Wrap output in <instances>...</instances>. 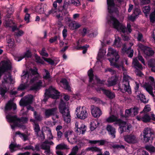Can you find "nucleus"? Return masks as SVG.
<instances>
[{
    "label": "nucleus",
    "mask_w": 155,
    "mask_h": 155,
    "mask_svg": "<svg viewBox=\"0 0 155 155\" xmlns=\"http://www.w3.org/2000/svg\"><path fill=\"white\" fill-rule=\"evenodd\" d=\"M101 89L103 91V93L109 98L112 99L115 97V96L114 93L104 89L101 88Z\"/></svg>",
    "instance_id": "nucleus-28"
},
{
    "label": "nucleus",
    "mask_w": 155,
    "mask_h": 155,
    "mask_svg": "<svg viewBox=\"0 0 155 155\" xmlns=\"http://www.w3.org/2000/svg\"><path fill=\"white\" fill-rule=\"evenodd\" d=\"M144 87L147 91L153 97H154V95L153 91L152 86L150 85L147 84L145 85Z\"/></svg>",
    "instance_id": "nucleus-32"
},
{
    "label": "nucleus",
    "mask_w": 155,
    "mask_h": 155,
    "mask_svg": "<svg viewBox=\"0 0 155 155\" xmlns=\"http://www.w3.org/2000/svg\"><path fill=\"white\" fill-rule=\"evenodd\" d=\"M40 53L43 56L48 57V53L46 52L45 48H42Z\"/></svg>",
    "instance_id": "nucleus-57"
},
{
    "label": "nucleus",
    "mask_w": 155,
    "mask_h": 155,
    "mask_svg": "<svg viewBox=\"0 0 155 155\" xmlns=\"http://www.w3.org/2000/svg\"><path fill=\"white\" fill-rule=\"evenodd\" d=\"M113 148L114 149H124L125 148V146L123 145H119L118 144H114L112 146Z\"/></svg>",
    "instance_id": "nucleus-60"
},
{
    "label": "nucleus",
    "mask_w": 155,
    "mask_h": 155,
    "mask_svg": "<svg viewBox=\"0 0 155 155\" xmlns=\"http://www.w3.org/2000/svg\"><path fill=\"white\" fill-rule=\"evenodd\" d=\"M59 94L60 93L54 87L51 86L48 89L46 90L43 101L46 102L49 97L54 99H58L60 97Z\"/></svg>",
    "instance_id": "nucleus-6"
},
{
    "label": "nucleus",
    "mask_w": 155,
    "mask_h": 155,
    "mask_svg": "<svg viewBox=\"0 0 155 155\" xmlns=\"http://www.w3.org/2000/svg\"><path fill=\"white\" fill-rule=\"evenodd\" d=\"M61 82L63 84L65 89L69 91H71L70 87L68 85V82L65 79H62L61 81Z\"/></svg>",
    "instance_id": "nucleus-36"
},
{
    "label": "nucleus",
    "mask_w": 155,
    "mask_h": 155,
    "mask_svg": "<svg viewBox=\"0 0 155 155\" xmlns=\"http://www.w3.org/2000/svg\"><path fill=\"white\" fill-rule=\"evenodd\" d=\"M153 135V133L150 128H145L143 132V142L144 143L149 142L152 136Z\"/></svg>",
    "instance_id": "nucleus-10"
},
{
    "label": "nucleus",
    "mask_w": 155,
    "mask_h": 155,
    "mask_svg": "<svg viewBox=\"0 0 155 155\" xmlns=\"http://www.w3.org/2000/svg\"><path fill=\"white\" fill-rule=\"evenodd\" d=\"M106 121L108 123L115 122L116 124H118L120 126L119 130L120 134L124 131L129 132L132 127L130 124H127L125 121L120 119H118V117L114 115H111L106 119Z\"/></svg>",
    "instance_id": "nucleus-2"
},
{
    "label": "nucleus",
    "mask_w": 155,
    "mask_h": 155,
    "mask_svg": "<svg viewBox=\"0 0 155 155\" xmlns=\"http://www.w3.org/2000/svg\"><path fill=\"white\" fill-rule=\"evenodd\" d=\"M45 132L47 134L48 138L49 139H52L53 138V137L51 132V129L48 127H45Z\"/></svg>",
    "instance_id": "nucleus-39"
},
{
    "label": "nucleus",
    "mask_w": 155,
    "mask_h": 155,
    "mask_svg": "<svg viewBox=\"0 0 155 155\" xmlns=\"http://www.w3.org/2000/svg\"><path fill=\"white\" fill-rule=\"evenodd\" d=\"M130 116H132L131 108L129 109H126L125 110V116L128 117Z\"/></svg>",
    "instance_id": "nucleus-55"
},
{
    "label": "nucleus",
    "mask_w": 155,
    "mask_h": 155,
    "mask_svg": "<svg viewBox=\"0 0 155 155\" xmlns=\"http://www.w3.org/2000/svg\"><path fill=\"white\" fill-rule=\"evenodd\" d=\"M31 56V53L29 51H28L26 52L25 54H24V56L23 57H20L18 60V61H20L23 58H29Z\"/></svg>",
    "instance_id": "nucleus-58"
},
{
    "label": "nucleus",
    "mask_w": 155,
    "mask_h": 155,
    "mask_svg": "<svg viewBox=\"0 0 155 155\" xmlns=\"http://www.w3.org/2000/svg\"><path fill=\"white\" fill-rule=\"evenodd\" d=\"M106 53V51L105 50L100 49L98 54V57L100 58H102L105 54Z\"/></svg>",
    "instance_id": "nucleus-49"
},
{
    "label": "nucleus",
    "mask_w": 155,
    "mask_h": 155,
    "mask_svg": "<svg viewBox=\"0 0 155 155\" xmlns=\"http://www.w3.org/2000/svg\"><path fill=\"white\" fill-rule=\"evenodd\" d=\"M143 52L145 55L148 56H152L154 53L153 50L150 47H146L143 51Z\"/></svg>",
    "instance_id": "nucleus-31"
},
{
    "label": "nucleus",
    "mask_w": 155,
    "mask_h": 155,
    "mask_svg": "<svg viewBox=\"0 0 155 155\" xmlns=\"http://www.w3.org/2000/svg\"><path fill=\"white\" fill-rule=\"evenodd\" d=\"M89 143L91 144L98 143L99 146H102L105 144H107L108 143L107 141L102 140H90Z\"/></svg>",
    "instance_id": "nucleus-26"
},
{
    "label": "nucleus",
    "mask_w": 155,
    "mask_h": 155,
    "mask_svg": "<svg viewBox=\"0 0 155 155\" xmlns=\"http://www.w3.org/2000/svg\"><path fill=\"white\" fill-rule=\"evenodd\" d=\"M88 74L89 78V82H91L92 81L94 76L93 71L91 69L88 71Z\"/></svg>",
    "instance_id": "nucleus-50"
},
{
    "label": "nucleus",
    "mask_w": 155,
    "mask_h": 155,
    "mask_svg": "<svg viewBox=\"0 0 155 155\" xmlns=\"http://www.w3.org/2000/svg\"><path fill=\"white\" fill-rule=\"evenodd\" d=\"M123 81L121 86H120L119 90H120L123 93L127 92L129 94L131 93V90L129 85V77L128 75L125 74V73H123Z\"/></svg>",
    "instance_id": "nucleus-7"
},
{
    "label": "nucleus",
    "mask_w": 155,
    "mask_h": 155,
    "mask_svg": "<svg viewBox=\"0 0 155 155\" xmlns=\"http://www.w3.org/2000/svg\"><path fill=\"white\" fill-rule=\"evenodd\" d=\"M150 18L151 22L153 23H155V9L154 11L150 14Z\"/></svg>",
    "instance_id": "nucleus-46"
},
{
    "label": "nucleus",
    "mask_w": 155,
    "mask_h": 155,
    "mask_svg": "<svg viewBox=\"0 0 155 155\" xmlns=\"http://www.w3.org/2000/svg\"><path fill=\"white\" fill-rule=\"evenodd\" d=\"M145 148L147 150L151 152H155V147L153 146L147 145L146 146Z\"/></svg>",
    "instance_id": "nucleus-51"
},
{
    "label": "nucleus",
    "mask_w": 155,
    "mask_h": 155,
    "mask_svg": "<svg viewBox=\"0 0 155 155\" xmlns=\"http://www.w3.org/2000/svg\"><path fill=\"white\" fill-rule=\"evenodd\" d=\"M99 125V123L97 120H94L91 122V123L90 129L91 130L93 131Z\"/></svg>",
    "instance_id": "nucleus-38"
},
{
    "label": "nucleus",
    "mask_w": 155,
    "mask_h": 155,
    "mask_svg": "<svg viewBox=\"0 0 155 155\" xmlns=\"http://www.w3.org/2000/svg\"><path fill=\"white\" fill-rule=\"evenodd\" d=\"M27 86L26 84H22L18 87L17 90L18 91H22L25 89Z\"/></svg>",
    "instance_id": "nucleus-56"
},
{
    "label": "nucleus",
    "mask_w": 155,
    "mask_h": 155,
    "mask_svg": "<svg viewBox=\"0 0 155 155\" xmlns=\"http://www.w3.org/2000/svg\"><path fill=\"white\" fill-rule=\"evenodd\" d=\"M59 108L60 112L62 114L65 122L67 123L70 122L71 116L69 109L66 107L65 104L62 100H61Z\"/></svg>",
    "instance_id": "nucleus-5"
},
{
    "label": "nucleus",
    "mask_w": 155,
    "mask_h": 155,
    "mask_svg": "<svg viewBox=\"0 0 155 155\" xmlns=\"http://www.w3.org/2000/svg\"><path fill=\"white\" fill-rule=\"evenodd\" d=\"M138 97L141 101L143 103H146L148 101V100L146 99L145 96L142 94H140L138 95Z\"/></svg>",
    "instance_id": "nucleus-42"
},
{
    "label": "nucleus",
    "mask_w": 155,
    "mask_h": 155,
    "mask_svg": "<svg viewBox=\"0 0 155 155\" xmlns=\"http://www.w3.org/2000/svg\"><path fill=\"white\" fill-rule=\"evenodd\" d=\"M11 68V63L9 60L7 59L2 61L0 63V79L5 71L10 70Z\"/></svg>",
    "instance_id": "nucleus-9"
},
{
    "label": "nucleus",
    "mask_w": 155,
    "mask_h": 155,
    "mask_svg": "<svg viewBox=\"0 0 155 155\" xmlns=\"http://www.w3.org/2000/svg\"><path fill=\"white\" fill-rule=\"evenodd\" d=\"M86 130V127L84 124H81L76 130V132L79 134H84Z\"/></svg>",
    "instance_id": "nucleus-25"
},
{
    "label": "nucleus",
    "mask_w": 155,
    "mask_h": 155,
    "mask_svg": "<svg viewBox=\"0 0 155 155\" xmlns=\"http://www.w3.org/2000/svg\"><path fill=\"white\" fill-rule=\"evenodd\" d=\"M69 4H70L69 2H67L66 1H64V2L63 5L62 6L63 9L64 10H67Z\"/></svg>",
    "instance_id": "nucleus-61"
},
{
    "label": "nucleus",
    "mask_w": 155,
    "mask_h": 155,
    "mask_svg": "<svg viewBox=\"0 0 155 155\" xmlns=\"http://www.w3.org/2000/svg\"><path fill=\"white\" fill-rule=\"evenodd\" d=\"M137 35L138 36L137 38L138 41L142 42H144V40L143 38V35L140 32H138V33Z\"/></svg>",
    "instance_id": "nucleus-59"
},
{
    "label": "nucleus",
    "mask_w": 155,
    "mask_h": 155,
    "mask_svg": "<svg viewBox=\"0 0 155 155\" xmlns=\"http://www.w3.org/2000/svg\"><path fill=\"white\" fill-rule=\"evenodd\" d=\"M43 78L45 80L48 82L50 81L52 78L50 74L49 71L46 69H44V71L43 74Z\"/></svg>",
    "instance_id": "nucleus-23"
},
{
    "label": "nucleus",
    "mask_w": 155,
    "mask_h": 155,
    "mask_svg": "<svg viewBox=\"0 0 155 155\" xmlns=\"http://www.w3.org/2000/svg\"><path fill=\"white\" fill-rule=\"evenodd\" d=\"M57 8H52L49 11L47 14L45 13V17L46 18L48 17L49 15L51 14H54L57 12Z\"/></svg>",
    "instance_id": "nucleus-44"
},
{
    "label": "nucleus",
    "mask_w": 155,
    "mask_h": 155,
    "mask_svg": "<svg viewBox=\"0 0 155 155\" xmlns=\"http://www.w3.org/2000/svg\"><path fill=\"white\" fill-rule=\"evenodd\" d=\"M24 33V32L21 30H18V32H15L14 34L15 38H18L21 36Z\"/></svg>",
    "instance_id": "nucleus-54"
},
{
    "label": "nucleus",
    "mask_w": 155,
    "mask_h": 155,
    "mask_svg": "<svg viewBox=\"0 0 155 155\" xmlns=\"http://www.w3.org/2000/svg\"><path fill=\"white\" fill-rule=\"evenodd\" d=\"M37 73V69L35 68L33 69L31 68L28 71L26 72H23V74L21 76L22 79H26V77H27V78L26 79V81H27L28 79L31 78L32 75H35Z\"/></svg>",
    "instance_id": "nucleus-14"
},
{
    "label": "nucleus",
    "mask_w": 155,
    "mask_h": 155,
    "mask_svg": "<svg viewBox=\"0 0 155 155\" xmlns=\"http://www.w3.org/2000/svg\"><path fill=\"white\" fill-rule=\"evenodd\" d=\"M142 10L145 15L147 16V14L149 13L150 11V7L149 5L145 6L143 8Z\"/></svg>",
    "instance_id": "nucleus-45"
},
{
    "label": "nucleus",
    "mask_w": 155,
    "mask_h": 155,
    "mask_svg": "<svg viewBox=\"0 0 155 155\" xmlns=\"http://www.w3.org/2000/svg\"><path fill=\"white\" fill-rule=\"evenodd\" d=\"M34 130L37 136H39V133L40 132V128L38 124L35 123L34 125Z\"/></svg>",
    "instance_id": "nucleus-37"
},
{
    "label": "nucleus",
    "mask_w": 155,
    "mask_h": 155,
    "mask_svg": "<svg viewBox=\"0 0 155 155\" xmlns=\"http://www.w3.org/2000/svg\"><path fill=\"white\" fill-rule=\"evenodd\" d=\"M132 117H134L137 114L138 112V108L136 107L131 108Z\"/></svg>",
    "instance_id": "nucleus-43"
},
{
    "label": "nucleus",
    "mask_w": 155,
    "mask_h": 155,
    "mask_svg": "<svg viewBox=\"0 0 155 155\" xmlns=\"http://www.w3.org/2000/svg\"><path fill=\"white\" fill-rule=\"evenodd\" d=\"M9 148L11 152H13L15 151V148L18 147L16 144L11 143L9 146Z\"/></svg>",
    "instance_id": "nucleus-52"
},
{
    "label": "nucleus",
    "mask_w": 155,
    "mask_h": 155,
    "mask_svg": "<svg viewBox=\"0 0 155 155\" xmlns=\"http://www.w3.org/2000/svg\"><path fill=\"white\" fill-rule=\"evenodd\" d=\"M86 150L87 151H91L93 152H97L98 153L96 155H110V153L109 151H106L104 152L103 153L102 152V149H101L96 146H92L88 147Z\"/></svg>",
    "instance_id": "nucleus-13"
},
{
    "label": "nucleus",
    "mask_w": 155,
    "mask_h": 155,
    "mask_svg": "<svg viewBox=\"0 0 155 155\" xmlns=\"http://www.w3.org/2000/svg\"><path fill=\"white\" fill-rule=\"evenodd\" d=\"M33 98V96L31 95L25 96L20 100V105L23 106H27V108L28 110H31L32 111H34V108L30 105V104L32 103Z\"/></svg>",
    "instance_id": "nucleus-8"
},
{
    "label": "nucleus",
    "mask_w": 155,
    "mask_h": 155,
    "mask_svg": "<svg viewBox=\"0 0 155 155\" xmlns=\"http://www.w3.org/2000/svg\"><path fill=\"white\" fill-rule=\"evenodd\" d=\"M108 71L110 72V73L112 74H115L116 71L110 68H106L105 69L104 72L105 73L107 72Z\"/></svg>",
    "instance_id": "nucleus-63"
},
{
    "label": "nucleus",
    "mask_w": 155,
    "mask_h": 155,
    "mask_svg": "<svg viewBox=\"0 0 155 155\" xmlns=\"http://www.w3.org/2000/svg\"><path fill=\"white\" fill-rule=\"evenodd\" d=\"M5 26L7 27H11L14 24L12 20L8 19L6 20Z\"/></svg>",
    "instance_id": "nucleus-48"
},
{
    "label": "nucleus",
    "mask_w": 155,
    "mask_h": 155,
    "mask_svg": "<svg viewBox=\"0 0 155 155\" xmlns=\"http://www.w3.org/2000/svg\"><path fill=\"white\" fill-rule=\"evenodd\" d=\"M107 55L108 56H110L113 57L111 58H108L111 66H113L120 70L122 69L123 71L124 70V69L123 66V62H121L119 64L116 62L119 59L120 57L117 52L116 51V50L111 48H109Z\"/></svg>",
    "instance_id": "nucleus-3"
},
{
    "label": "nucleus",
    "mask_w": 155,
    "mask_h": 155,
    "mask_svg": "<svg viewBox=\"0 0 155 155\" xmlns=\"http://www.w3.org/2000/svg\"><path fill=\"white\" fill-rule=\"evenodd\" d=\"M138 120H141L145 123L149 122L151 120V118L149 114L147 113L141 112V114L137 116L136 117Z\"/></svg>",
    "instance_id": "nucleus-16"
},
{
    "label": "nucleus",
    "mask_w": 155,
    "mask_h": 155,
    "mask_svg": "<svg viewBox=\"0 0 155 155\" xmlns=\"http://www.w3.org/2000/svg\"><path fill=\"white\" fill-rule=\"evenodd\" d=\"M108 12L110 13H116L117 8L115 6L114 0H107Z\"/></svg>",
    "instance_id": "nucleus-17"
},
{
    "label": "nucleus",
    "mask_w": 155,
    "mask_h": 155,
    "mask_svg": "<svg viewBox=\"0 0 155 155\" xmlns=\"http://www.w3.org/2000/svg\"><path fill=\"white\" fill-rule=\"evenodd\" d=\"M132 64L133 66L137 70H142V65L140 64L137 58L133 59Z\"/></svg>",
    "instance_id": "nucleus-29"
},
{
    "label": "nucleus",
    "mask_w": 155,
    "mask_h": 155,
    "mask_svg": "<svg viewBox=\"0 0 155 155\" xmlns=\"http://www.w3.org/2000/svg\"><path fill=\"white\" fill-rule=\"evenodd\" d=\"M91 109L92 114L94 117H99L102 114L101 111L99 108L94 105H91Z\"/></svg>",
    "instance_id": "nucleus-20"
},
{
    "label": "nucleus",
    "mask_w": 155,
    "mask_h": 155,
    "mask_svg": "<svg viewBox=\"0 0 155 155\" xmlns=\"http://www.w3.org/2000/svg\"><path fill=\"white\" fill-rule=\"evenodd\" d=\"M80 107H78L76 110L77 117L80 119H84L87 117L88 114L85 107H82L81 109H80Z\"/></svg>",
    "instance_id": "nucleus-11"
},
{
    "label": "nucleus",
    "mask_w": 155,
    "mask_h": 155,
    "mask_svg": "<svg viewBox=\"0 0 155 155\" xmlns=\"http://www.w3.org/2000/svg\"><path fill=\"white\" fill-rule=\"evenodd\" d=\"M6 118L9 123H13V125H11L12 129H14L15 126L20 127L22 124L27 123L28 120V118L27 117H22L18 118L16 115L12 116L10 114L7 115Z\"/></svg>",
    "instance_id": "nucleus-4"
},
{
    "label": "nucleus",
    "mask_w": 155,
    "mask_h": 155,
    "mask_svg": "<svg viewBox=\"0 0 155 155\" xmlns=\"http://www.w3.org/2000/svg\"><path fill=\"white\" fill-rule=\"evenodd\" d=\"M9 87L6 86H3V87H0V94L2 97H4L5 95L8 90Z\"/></svg>",
    "instance_id": "nucleus-34"
},
{
    "label": "nucleus",
    "mask_w": 155,
    "mask_h": 155,
    "mask_svg": "<svg viewBox=\"0 0 155 155\" xmlns=\"http://www.w3.org/2000/svg\"><path fill=\"white\" fill-rule=\"evenodd\" d=\"M68 147L65 144L62 143L58 145L56 147V149L59 150H66L69 149Z\"/></svg>",
    "instance_id": "nucleus-33"
},
{
    "label": "nucleus",
    "mask_w": 155,
    "mask_h": 155,
    "mask_svg": "<svg viewBox=\"0 0 155 155\" xmlns=\"http://www.w3.org/2000/svg\"><path fill=\"white\" fill-rule=\"evenodd\" d=\"M106 129L109 134L111 135V137L113 138H115V133L116 132L115 128L113 127L111 125H108L107 126Z\"/></svg>",
    "instance_id": "nucleus-27"
},
{
    "label": "nucleus",
    "mask_w": 155,
    "mask_h": 155,
    "mask_svg": "<svg viewBox=\"0 0 155 155\" xmlns=\"http://www.w3.org/2000/svg\"><path fill=\"white\" fill-rule=\"evenodd\" d=\"M124 138V140L129 143H134L137 141L136 136L132 134L125 135Z\"/></svg>",
    "instance_id": "nucleus-19"
},
{
    "label": "nucleus",
    "mask_w": 155,
    "mask_h": 155,
    "mask_svg": "<svg viewBox=\"0 0 155 155\" xmlns=\"http://www.w3.org/2000/svg\"><path fill=\"white\" fill-rule=\"evenodd\" d=\"M60 37L59 35H56L54 37L51 38L49 39V41L51 43H52L56 41L58 39L60 40Z\"/></svg>",
    "instance_id": "nucleus-47"
},
{
    "label": "nucleus",
    "mask_w": 155,
    "mask_h": 155,
    "mask_svg": "<svg viewBox=\"0 0 155 155\" xmlns=\"http://www.w3.org/2000/svg\"><path fill=\"white\" fill-rule=\"evenodd\" d=\"M42 82L41 80L37 81L31 87L30 89L31 90H37L39 89L42 86Z\"/></svg>",
    "instance_id": "nucleus-30"
},
{
    "label": "nucleus",
    "mask_w": 155,
    "mask_h": 155,
    "mask_svg": "<svg viewBox=\"0 0 155 155\" xmlns=\"http://www.w3.org/2000/svg\"><path fill=\"white\" fill-rule=\"evenodd\" d=\"M18 135L24 141H25L28 140V137L26 134L21 133L20 131H18L16 132L15 135Z\"/></svg>",
    "instance_id": "nucleus-35"
},
{
    "label": "nucleus",
    "mask_w": 155,
    "mask_h": 155,
    "mask_svg": "<svg viewBox=\"0 0 155 155\" xmlns=\"http://www.w3.org/2000/svg\"><path fill=\"white\" fill-rule=\"evenodd\" d=\"M78 150V148L77 146H76L74 147L72 150L71 153L75 155H76Z\"/></svg>",
    "instance_id": "nucleus-62"
},
{
    "label": "nucleus",
    "mask_w": 155,
    "mask_h": 155,
    "mask_svg": "<svg viewBox=\"0 0 155 155\" xmlns=\"http://www.w3.org/2000/svg\"><path fill=\"white\" fill-rule=\"evenodd\" d=\"M79 0H71V4L76 6H79L80 5Z\"/></svg>",
    "instance_id": "nucleus-64"
},
{
    "label": "nucleus",
    "mask_w": 155,
    "mask_h": 155,
    "mask_svg": "<svg viewBox=\"0 0 155 155\" xmlns=\"http://www.w3.org/2000/svg\"><path fill=\"white\" fill-rule=\"evenodd\" d=\"M108 23L112 25L113 27L120 32L123 33L122 35V39L124 41H128L129 40V35L124 34L125 32L130 33L132 31L131 25L130 23H128L127 27L123 24L120 23L119 21L115 18L110 16L108 20Z\"/></svg>",
    "instance_id": "nucleus-1"
},
{
    "label": "nucleus",
    "mask_w": 155,
    "mask_h": 155,
    "mask_svg": "<svg viewBox=\"0 0 155 155\" xmlns=\"http://www.w3.org/2000/svg\"><path fill=\"white\" fill-rule=\"evenodd\" d=\"M16 104L14 103L12 101H10L6 104L5 109L6 110H8L13 108V110H15L16 109Z\"/></svg>",
    "instance_id": "nucleus-24"
},
{
    "label": "nucleus",
    "mask_w": 155,
    "mask_h": 155,
    "mask_svg": "<svg viewBox=\"0 0 155 155\" xmlns=\"http://www.w3.org/2000/svg\"><path fill=\"white\" fill-rule=\"evenodd\" d=\"M34 118L36 120L41 121L42 120V117L40 114L38 113L36 111H34Z\"/></svg>",
    "instance_id": "nucleus-40"
},
{
    "label": "nucleus",
    "mask_w": 155,
    "mask_h": 155,
    "mask_svg": "<svg viewBox=\"0 0 155 155\" xmlns=\"http://www.w3.org/2000/svg\"><path fill=\"white\" fill-rule=\"evenodd\" d=\"M141 13V12L140 9L137 8H135L134 9V13L133 14V15H135V16H137L139 15Z\"/></svg>",
    "instance_id": "nucleus-53"
},
{
    "label": "nucleus",
    "mask_w": 155,
    "mask_h": 155,
    "mask_svg": "<svg viewBox=\"0 0 155 155\" xmlns=\"http://www.w3.org/2000/svg\"><path fill=\"white\" fill-rule=\"evenodd\" d=\"M118 80V77L116 76H114L107 81V85L108 87L115 85Z\"/></svg>",
    "instance_id": "nucleus-21"
},
{
    "label": "nucleus",
    "mask_w": 155,
    "mask_h": 155,
    "mask_svg": "<svg viewBox=\"0 0 155 155\" xmlns=\"http://www.w3.org/2000/svg\"><path fill=\"white\" fill-rule=\"evenodd\" d=\"M64 135L65 137L70 143L73 144L77 142L76 137L73 134V131H66L64 133Z\"/></svg>",
    "instance_id": "nucleus-12"
},
{
    "label": "nucleus",
    "mask_w": 155,
    "mask_h": 155,
    "mask_svg": "<svg viewBox=\"0 0 155 155\" xmlns=\"http://www.w3.org/2000/svg\"><path fill=\"white\" fill-rule=\"evenodd\" d=\"M12 78L11 74L10 73H8L5 74L3 78L2 81V86H6L9 87V85L12 83Z\"/></svg>",
    "instance_id": "nucleus-15"
},
{
    "label": "nucleus",
    "mask_w": 155,
    "mask_h": 155,
    "mask_svg": "<svg viewBox=\"0 0 155 155\" xmlns=\"http://www.w3.org/2000/svg\"><path fill=\"white\" fill-rule=\"evenodd\" d=\"M54 143L52 141H49L48 140H45L40 145L41 149L46 150L49 148H50V145H53Z\"/></svg>",
    "instance_id": "nucleus-22"
},
{
    "label": "nucleus",
    "mask_w": 155,
    "mask_h": 155,
    "mask_svg": "<svg viewBox=\"0 0 155 155\" xmlns=\"http://www.w3.org/2000/svg\"><path fill=\"white\" fill-rule=\"evenodd\" d=\"M58 112V108L54 107L53 108H49L45 110V115L46 118H49L51 116H54Z\"/></svg>",
    "instance_id": "nucleus-18"
},
{
    "label": "nucleus",
    "mask_w": 155,
    "mask_h": 155,
    "mask_svg": "<svg viewBox=\"0 0 155 155\" xmlns=\"http://www.w3.org/2000/svg\"><path fill=\"white\" fill-rule=\"evenodd\" d=\"M35 10L36 12L40 14H42L44 12V9L42 8V6L40 5L37 6L35 7Z\"/></svg>",
    "instance_id": "nucleus-41"
}]
</instances>
